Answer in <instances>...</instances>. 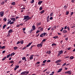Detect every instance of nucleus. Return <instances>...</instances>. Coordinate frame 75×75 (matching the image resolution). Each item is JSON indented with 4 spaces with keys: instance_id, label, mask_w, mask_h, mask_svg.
<instances>
[{
    "instance_id": "f257e3e1",
    "label": "nucleus",
    "mask_w": 75,
    "mask_h": 75,
    "mask_svg": "<svg viewBox=\"0 0 75 75\" xmlns=\"http://www.w3.org/2000/svg\"><path fill=\"white\" fill-rule=\"evenodd\" d=\"M31 18V17H30L28 16H24V18L23 20H29Z\"/></svg>"
},
{
    "instance_id": "f03ea898",
    "label": "nucleus",
    "mask_w": 75,
    "mask_h": 75,
    "mask_svg": "<svg viewBox=\"0 0 75 75\" xmlns=\"http://www.w3.org/2000/svg\"><path fill=\"white\" fill-rule=\"evenodd\" d=\"M4 12L2 11H1L0 12V17H3V16H4Z\"/></svg>"
},
{
    "instance_id": "7ed1b4c3",
    "label": "nucleus",
    "mask_w": 75,
    "mask_h": 75,
    "mask_svg": "<svg viewBox=\"0 0 75 75\" xmlns=\"http://www.w3.org/2000/svg\"><path fill=\"white\" fill-rule=\"evenodd\" d=\"M37 47H38V48H40V47H42V44H39L37 45Z\"/></svg>"
},
{
    "instance_id": "20e7f679",
    "label": "nucleus",
    "mask_w": 75,
    "mask_h": 75,
    "mask_svg": "<svg viewBox=\"0 0 75 75\" xmlns=\"http://www.w3.org/2000/svg\"><path fill=\"white\" fill-rule=\"evenodd\" d=\"M65 74H69V75H70L72 74L71 73V71H67L66 72H65Z\"/></svg>"
},
{
    "instance_id": "39448f33",
    "label": "nucleus",
    "mask_w": 75,
    "mask_h": 75,
    "mask_svg": "<svg viewBox=\"0 0 75 75\" xmlns=\"http://www.w3.org/2000/svg\"><path fill=\"white\" fill-rule=\"evenodd\" d=\"M63 53V50H61L59 52L58 55H61V54H62Z\"/></svg>"
},
{
    "instance_id": "423d86ee",
    "label": "nucleus",
    "mask_w": 75,
    "mask_h": 75,
    "mask_svg": "<svg viewBox=\"0 0 75 75\" xmlns=\"http://www.w3.org/2000/svg\"><path fill=\"white\" fill-rule=\"evenodd\" d=\"M11 20H13V21H16L15 18H11Z\"/></svg>"
},
{
    "instance_id": "0eeeda50",
    "label": "nucleus",
    "mask_w": 75,
    "mask_h": 75,
    "mask_svg": "<svg viewBox=\"0 0 75 75\" xmlns=\"http://www.w3.org/2000/svg\"><path fill=\"white\" fill-rule=\"evenodd\" d=\"M61 61H62V60H61L59 59L56 61V64H57L59 62H61Z\"/></svg>"
},
{
    "instance_id": "6e6552de",
    "label": "nucleus",
    "mask_w": 75,
    "mask_h": 75,
    "mask_svg": "<svg viewBox=\"0 0 75 75\" xmlns=\"http://www.w3.org/2000/svg\"><path fill=\"white\" fill-rule=\"evenodd\" d=\"M51 53V52L50 50H49V51H47L46 52V54H50Z\"/></svg>"
},
{
    "instance_id": "1a4fd4ad",
    "label": "nucleus",
    "mask_w": 75,
    "mask_h": 75,
    "mask_svg": "<svg viewBox=\"0 0 75 75\" xmlns=\"http://www.w3.org/2000/svg\"><path fill=\"white\" fill-rule=\"evenodd\" d=\"M63 33H64V34H65V33H68V31H67V30H63Z\"/></svg>"
},
{
    "instance_id": "9d476101",
    "label": "nucleus",
    "mask_w": 75,
    "mask_h": 75,
    "mask_svg": "<svg viewBox=\"0 0 75 75\" xmlns=\"http://www.w3.org/2000/svg\"><path fill=\"white\" fill-rule=\"evenodd\" d=\"M9 63L10 64H14V62L13 60H11V61H9Z\"/></svg>"
},
{
    "instance_id": "9b49d317",
    "label": "nucleus",
    "mask_w": 75,
    "mask_h": 75,
    "mask_svg": "<svg viewBox=\"0 0 75 75\" xmlns=\"http://www.w3.org/2000/svg\"><path fill=\"white\" fill-rule=\"evenodd\" d=\"M32 29H33L32 30H35L36 29L35 26L34 25L33 26Z\"/></svg>"
},
{
    "instance_id": "f8f14e48",
    "label": "nucleus",
    "mask_w": 75,
    "mask_h": 75,
    "mask_svg": "<svg viewBox=\"0 0 75 75\" xmlns=\"http://www.w3.org/2000/svg\"><path fill=\"white\" fill-rule=\"evenodd\" d=\"M13 32V30L12 29H10L8 33H11Z\"/></svg>"
},
{
    "instance_id": "ddd939ff",
    "label": "nucleus",
    "mask_w": 75,
    "mask_h": 75,
    "mask_svg": "<svg viewBox=\"0 0 75 75\" xmlns=\"http://www.w3.org/2000/svg\"><path fill=\"white\" fill-rule=\"evenodd\" d=\"M62 68L60 69L57 71V73H59V72H60L61 71H62Z\"/></svg>"
},
{
    "instance_id": "4468645a",
    "label": "nucleus",
    "mask_w": 75,
    "mask_h": 75,
    "mask_svg": "<svg viewBox=\"0 0 75 75\" xmlns=\"http://www.w3.org/2000/svg\"><path fill=\"white\" fill-rule=\"evenodd\" d=\"M41 22H39V23L37 24V26H39V25H41Z\"/></svg>"
},
{
    "instance_id": "2eb2a0df",
    "label": "nucleus",
    "mask_w": 75,
    "mask_h": 75,
    "mask_svg": "<svg viewBox=\"0 0 75 75\" xmlns=\"http://www.w3.org/2000/svg\"><path fill=\"white\" fill-rule=\"evenodd\" d=\"M20 43H21V44H24V40H22L20 41Z\"/></svg>"
},
{
    "instance_id": "dca6fc26",
    "label": "nucleus",
    "mask_w": 75,
    "mask_h": 75,
    "mask_svg": "<svg viewBox=\"0 0 75 75\" xmlns=\"http://www.w3.org/2000/svg\"><path fill=\"white\" fill-rule=\"evenodd\" d=\"M42 3V1H39L38 2V4H39V5H41V4Z\"/></svg>"
},
{
    "instance_id": "f3484780",
    "label": "nucleus",
    "mask_w": 75,
    "mask_h": 75,
    "mask_svg": "<svg viewBox=\"0 0 75 75\" xmlns=\"http://www.w3.org/2000/svg\"><path fill=\"white\" fill-rule=\"evenodd\" d=\"M11 4L13 5V6H15L16 5V3L15 2H13L11 3Z\"/></svg>"
},
{
    "instance_id": "a211bd4d",
    "label": "nucleus",
    "mask_w": 75,
    "mask_h": 75,
    "mask_svg": "<svg viewBox=\"0 0 75 75\" xmlns=\"http://www.w3.org/2000/svg\"><path fill=\"white\" fill-rule=\"evenodd\" d=\"M11 22V20H10L7 23V25H8Z\"/></svg>"
},
{
    "instance_id": "6ab92c4d",
    "label": "nucleus",
    "mask_w": 75,
    "mask_h": 75,
    "mask_svg": "<svg viewBox=\"0 0 75 75\" xmlns=\"http://www.w3.org/2000/svg\"><path fill=\"white\" fill-rule=\"evenodd\" d=\"M25 71L22 72L21 74V75H25Z\"/></svg>"
},
{
    "instance_id": "aec40b11",
    "label": "nucleus",
    "mask_w": 75,
    "mask_h": 75,
    "mask_svg": "<svg viewBox=\"0 0 75 75\" xmlns=\"http://www.w3.org/2000/svg\"><path fill=\"white\" fill-rule=\"evenodd\" d=\"M58 38V36H56L53 37V38H55V39H57Z\"/></svg>"
},
{
    "instance_id": "412c9836",
    "label": "nucleus",
    "mask_w": 75,
    "mask_h": 75,
    "mask_svg": "<svg viewBox=\"0 0 75 75\" xmlns=\"http://www.w3.org/2000/svg\"><path fill=\"white\" fill-rule=\"evenodd\" d=\"M40 37H44V34L42 33L40 35Z\"/></svg>"
},
{
    "instance_id": "4be33fe9",
    "label": "nucleus",
    "mask_w": 75,
    "mask_h": 75,
    "mask_svg": "<svg viewBox=\"0 0 75 75\" xmlns=\"http://www.w3.org/2000/svg\"><path fill=\"white\" fill-rule=\"evenodd\" d=\"M53 14H54V13H53V12H52L50 14V16L52 17V16H53Z\"/></svg>"
},
{
    "instance_id": "5701e85b",
    "label": "nucleus",
    "mask_w": 75,
    "mask_h": 75,
    "mask_svg": "<svg viewBox=\"0 0 75 75\" xmlns=\"http://www.w3.org/2000/svg\"><path fill=\"white\" fill-rule=\"evenodd\" d=\"M45 11L44 10H43L42 11H40V13L41 14H42V13H44Z\"/></svg>"
},
{
    "instance_id": "b1692460",
    "label": "nucleus",
    "mask_w": 75,
    "mask_h": 75,
    "mask_svg": "<svg viewBox=\"0 0 75 75\" xmlns=\"http://www.w3.org/2000/svg\"><path fill=\"white\" fill-rule=\"evenodd\" d=\"M25 75H27V74H28L29 73V71H25Z\"/></svg>"
},
{
    "instance_id": "393cba45",
    "label": "nucleus",
    "mask_w": 75,
    "mask_h": 75,
    "mask_svg": "<svg viewBox=\"0 0 75 75\" xmlns=\"http://www.w3.org/2000/svg\"><path fill=\"white\" fill-rule=\"evenodd\" d=\"M64 9H67V5H65L64 6Z\"/></svg>"
},
{
    "instance_id": "a878e982",
    "label": "nucleus",
    "mask_w": 75,
    "mask_h": 75,
    "mask_svg": "<svg viewBox=\"0 0 75 75\" xmlns=\"http://www.w3.org/2000/svg\"><path fill=\"white\" fill-rule=\"evenodd\" d=\"M7 58V57L6 56L5 57H4L2 59V61H4L5 59H6Z\"/></svg>"
},
{
    "instance_id": "bb28decb",
    "label": "nucleus",
    "mask_w": 75,
    "mask_h": 75,
    "mask_svg": "<svg viewBox=\"0 0 75 75\" xmlns=\"http://www.w3.org/2000/svg\"><path fill=\"white\" fill-rule=\"evenodd\" d=\"M6 27V25H4L3 27V29H4V28H5V27Z\"/></svg>"
},
{
    "instance_id": "cd10ccee",
    "label": "nucleus",
    "mask_w": 75,
    "mask_h": 75,
    "mask_svg": "<svg viewBox=\"0 0 75 75\" xmlns=\"http://www.w3.org/2000/svg\"><path fill=\"white\" fill-rule=\"evenodd\" d=\"M70 59H74V57L73 56H71V57H70L69 58Z\"/></svg>"
},
{
    "instance_id": "c85d7f7f",
    "label": "nucleus",
    "mask_w": 75,
    "mask_h": 75,
    "mask_svg": "<svg viewBox=\"0 0 75 75\" xmlns=\"http://www.w3.org/2000/svg\"><path fill=\"white\" fill-rule=\"evenodd\" d=\"M47 62V60H44L43 61V64H45V63H46V62Z\"/></svg>"
},
{
    "instance_id": "c756f323",
    "label": "nucleus",
    "mask_w": 75,
    "mask_h": 75,
    "mask_svg": "<svg viewBox=\"0 0 75 75\" xmlns=\"http://www.w3.org/2000/svg\"><path fill=\"white\" fill-rule=\"evenodd\" d=\"M34 0H32L30 2V3H31V4H33V3H34Z\"/></svg>"
},
{
    "instance_id": "7c9ffc66",
    "label": "nucleus",
    "mask_w": 75,
    "mask_h": 75,
    "mask_svg": "<svg viewBox=\"0 0 75 75\" xmlns=\"http://www.w3.org/2000/svg\"><path fill=\"white\" fill-rule=\"evenodd\" d=\"M66 15H68L69 14V11H67L66 13Z\"/></svg>"
},
{
    "instance_id": "2f4dec72",
    "label": "nucleus",
    "mask_w": 75,
    "mask_h": 75,
    "mask_svg": "<svg viewBox=\"0 0 75 75\" xmlns=\"http://www.w3.org/2000/svg\"><path fill=\"white\" fill-rule=\"evenodd\" d=\"M33 30L32 29H31V30L29 32L30 34H31V33L33 32Z\"/></svg>"
},
{
    "instance_id": "473e14b6",
    "label": "nucleus",
    "mask_w": 75,
    "mask_h": 75,
    "mask_svg": "<svg viewBox=\"0 0 75 75\" xmlns=\"http://www.w3.org/2000/svg\"><path fill=\"white\" fill-rule=\"evenodd\" d=\"M3 20H4V21H7V18H4Z\"/></svg>"
},
{
    "instance_id": "72a5a7b5",
    "label": "nucleus",
    "mask_w": 75,
    "mask_h": 75,
    "mask_svg": "<svg viewBox=\"0 0 75 75\" xmlns=\"http://www.w3.org/2000/svg\"><path fill=\"white\" fill-rule=\"evenodd\" d=\"M13 49H14V50H16L17 49V47H13Z\"/></svg>"
},
{
    "instance_id": "f704fd0d",
    "label": "nucleus",
    "mask_w": 75,
    "mask_h": 75,
    "mask_svg": "<svg viewBox=\"0 0 75 75\" xmlns=\"http://www.w3.org/2000/svg\"><path fill=\"white\" fill-rule=\"evenodd\" d=\"M25 7H23L21 8V10H25Z\"/></svg>"
},
{
    "instance_id": "c9c22d12",
    "label": "nucleus",
    "mask_w": 75,
    "mask_h": 75,
    "mask_svg": "<svg viewBox=\"0 0 75 75\" xmlns=\"http://www.w3.org/2000/svg\"><path fill=\"white\" fill-rule=\"evenodd\" d=\"M52 45V46H54V45L56 46V45H57V44H56L55 43H53Z\"/></svg>"
},
{
    "instance_id": "e433bc0d",
    "label": "nucleus",
    "mask_w": 75,
    "mask_h": 75,
    "mask_svg": "<svg viewBox=\"0 0 75 75\" xmlns=\"http://www.w3.org/2000/svg\"><path fill=\"white\" fill-rule=\"evenodd\" d=\"M10 54H8V55H7V58H9V57H10Z\"/></svg>"
},
{
    "instance_id": "4c0bfd02",
    "label": "nucleus",
    "mask_w": 75,
    "mask_h": 75,
    "mask_svg": "<svg viewBox=\"0 0 75 75\" xmlns=\"http://www.w3.org/2000/svg\"><path fill=\"white\" fill-rule=\"evenodd\" d=\"M47 40V39H44L42 40V42H45V41Z\"/></svg>"
},
{
    "instance_id": "58836bf2",
    "label": "nucleus",
    "mask_w": 75,
    "mask_h": 75,
    "mask_svg": "<svg viewBox=\"0 0 75 75\" xmlns=\"http://www.w3.org/2000/svg\"><path fill=\"white\" fill-rule=\"evenodd\" d=\"M4 1H2L1 3V5H2V4H4Z\"/></svg>"
},
{
    "instance_id": "ea45409f",
    "label": "nucleus",
    "mask_w": 75,
    "mask_h": 75,
    "mask_svg": "<svg viewBox=\"0 0 75 75\" xmlns=\"http://www.w3.org/2000/svg\"><path fill=\"white\" fill-rule=\"evenodd\" d=\"M22 60H25V57H23L22 58Z\"/></svg>"
},
{
    "instance_id": "a19ab883",
    "label": "nucleus",
    "mask_w": 75,
    "mask_h": 75,
    "mask_svg": "<svg viewBox=\"0 0 75 75\" xmlns=\"http://www.w3.org/2000/svg\"><path fill=\"white\" fill-rule=\"evenodd\" d=\"M5 46H2V47H1V49H4V48H5Z\"/></svg>"
},
{
    "instance_id": "79ce46f5",
    "label": "nucleus",
    "mask_w": 75,
    "mask_h": 75,
    "mask_svg": "<svg viewBox=\"0 0 75 75\" xmlns=\"http://www.w3.org/2000/svg\"><path fill=\"white\" fill-rule=\"evenodd\" d=\"M14 24V22L13 21V22H11L10 23V25H11V24Z\"/></svg>"
},
{
    "instance_id": "37998d69",
    "label": "nucleus",
    "mask_w": 75,
    "mask_h": 75,
    "mask_svg": "<svg viewBox=\"0 0 75 75\" xmlns=\"http://www.w3.org/2000/svg\"><path fill=\"white\" fill-rule=\"evenodd\" d=\"M63 30H64V28H62V29L60 30V31H61V32H62V31H63Z\"/></svg>"
},
{
    "instance_id": "c03bdc74",
    "label": "nucleus",
    "mask_w": 75,
    "mask_h": 75,
    "mask_svg": "<svg viewBox=\"0 0 75 75\" xmlns=\"http://www.w3.org/2000/svg\"><path fill=\"white\" fill-rule=\"evenodd\" d=\"M67 29H68L67 30L68 31H70V29H69V27H67Z\"/></svg>"
},
{
    "instance_id": "a18cd8bd",
    "label": "nucleus",
    "mask_w": 75,
    "mask_h": 75,
    "mask_svg": "<svg viewBox=\"0 0 75 75\" xmlns=\"http://www.w3.org/2000/svg\"><path fill=\"white\" fill-rule=\"evenodd\" d=\"M47 34L46 33H45V32L43 33V35H44V36H45V35H47Z\"/></svg>"
},
{
    "instance_id": "49530a36",
    "label": "nucleus",
    "mask_w": 75,
    "mask_h": 75,
    "mask_svg": "<svg viewBox=\"0 0 75 75\" xmlns=\"http://www.w3.org/2000/svg\"><path fill=\"white\" fill-rule=\"evenodd\" d=\"M33 59V57H30V59L31 60Z\"/></svg>"
},
{
    "instance_id": "de8ad7c7",
    "label": "nucleus",
    "mask_w": 75,
    "mask_h": 75,
    "mask_svg": "<svg viewBox=\"0 0 75 75\" xmlns=\"http://www.w3.org/2000/svg\"><path fill=\"white\" fill-rule=\"evenodd\" d=\"M47 20V22L48 23V22H49V21H50V20H49V19H46Z\"/></svg>"
},
{
    "instance_id": "09e8293b",
    "label": "nucleus",
    "mask_w": 75,
    "mask_h": 75,
    "mask_svg": "<svg viewBox=\"0 0 75 75\" xmlns=\"http://www.w3.org/2000/svg\"><path fill=\"white\" fill-rule=\"evenodd\" d=\"M53 19V18H52V17H51L50 18V20H52Z\"/></svg>"
},
{
    "instance_id": "8fccbe9b",
    "label": "nucleus",
    "mask_w": 75,
    "mask_h": 75,
    "mask_svg": "<svg viewBox=\"0 0 75 75\" xmlns=\"http://www.w3.org/2000/svg\"><path fill=\"white\" fill-rule=\"evenodd\" d=\"M39 10H42V7H40L39 8Z\"/></svg>"
},
{
    "instance_id": "3c124183",
    "label": "nucleus",
    "mask_w": 75,
    "mask_h": 75,
    "mask_svg": "<svg viewBox=\"0 0 75 75\" xmlns=\"http://www.w3.org/2000/svg\"><path fill=\"white\" fill-rule=\"evenodd\" d=\"M74 14V12H71V16H72Z\"/></svg>"
},
{
    "instance_id": "603ef678",
    "label": "nucleus",
    "mask_w": 75,
    "mask_h": 75,
    "mask_svg": "<svg viewBox=\"0 0 75 75\" xmlns=\"http://www.w3.org/2000/svg\"><path fill=\"white\" fill-rule=\"evenodd\" d=\"M51 62V60H48L47 61V62Z\"/></svg>"
},
{
    "instance_id": "864d4df0",
    "label": "nucleus",
    "mask_w": 75,
    "mask_h": 75,
    "mask_svg": "<svg viewBox=\"0 0 75 75\" xmlns=\"http://www.w3.org/2000/svg\"><path fill=\"white\" fill-rule=\"evenodd\" d=\"M36 64H40V62H36Z\"/></svg>"
},
{
    "instance_id": "5fc2aeb1",
    "label": "nucleus",
    "mask_w": 75,
    "mask_h": 75,
    "mask_svg": "<svg viewBox=\"0 0 75 75\" xmlns=\"http://www.w3.org/2000/svg\"><path fill=\"white\" fill-rule=\"evenodd\" d=\"M20 41H18L16 43L17 45V44H20Z\"/></svg>"
},
{
    "instance_id": "6e6d98bb",
    "label": "nucleus",
    "mask_w": 75,
    "mask_h": 75,
    "mask_svg": "<svg viewBox=\"0 0 75 75\" xmlns=\"http://www.w3.org/2000/svg\"><path fill=\"white\" fill-rule=\"evenodd\" d=\"M69 56H67L66 57H65V58L67 59V58H69Z\"/></svg>"
},
{
    "instance_id": "4d7b16f0",
    "label": "nucleus",
    "mask_w": 75,
    "mask_h": 75,
    "mask_svg": "<svg viewBox=\"0 0 75 75\" xmlns=\"http://www.w3.org/2000/svg\"><path fill=\"white\" fill-rule=\"evenodd\" d=\"M16 68L17 69V68H19V66L18 65L16 66Z\"/></svg>"
},
{
    "instance_id": "13d9d810",
    "label": "nucleus",
    "mask_w": 75,
    "mask_h": 75,
    "mask_svg": "<svg viewBox=\"0 0 75 75\" xmlns=\"http://www.w3.org/2000/svg\"><path fill=\"white\" fill-rule=\"evenodd\" d=\"M75 1V0H71V3H74V1Z\"/></svg>"
},
{
    "instance_id": "bf43d9fd",
    "label": "nucleus",
    "mask_w": 75,
    "mask_h": 75,
    "mask_svg": "<svg viewBox=\"0 0 75 75\" xmlns=\"http://www.w3.org/2000/svg\"><path fill=\"white\" fill-rule=\"evenodd\" d=\"M22 69H20L18 71V72H20L21 71Z\"/></svg>"
},
{
    "instance_id": "052dcab7",
    "label": "nucleus",
    "mask_w": 75,
    "mask_h": 75,
    "mask_svg": "<svg viewBox=\"0 0 75 75\" xmlns=\"http://www.w3.org/2000/svg\"><path fill=\"white\" fill-rule=\"evenodd\" d=\"M5 52H6V50H4L2 52V53H3V54H4Z\"/></svg>"
},
{
    "instance_id": "680f3d73",
    "label": "nucleus",
    "mask_w": 75,
    "mask_h": 75,
    "mask_svg": "<svg viewBox=\"0 0 75 75\" xmlns=\"http://www.w3.org/2000/svg\"><path fill=\"white\" fill-rule=\"evenodd\" d=\"M67 26H66L64 28V29H65V30H66V29H67Z\"/></svg>"
},
{
    "instance_id": "e2e57ef3",
    "label": "nucleus",
    "mask_w": 75,
    "mask_h": 75,
    "mask_svg": "<svg viewBox=\"0 0 75 75\" xmlns=\"http://www.w3.org/2000/svg\"><path fill=\"white\" fill-rule=\"evenodd\" d=\"M65 65H66V63H64L62 65V66H63V67H64V66H65Z\"/></svg>"
},
{
    "instance_id": "0e129e2a",
    "label": "nucleus",
    "mask_w": 75,
    "mask_h": 75,
    "mask_svg": "<svg viewBox=\"0 0 75 75\" xmlns=\"http://www.w3.org/2000/svg\"><path fill=\"white\" fill-rule=\"evenodd\" d=\"M23 31H25V28H23Z\"/></svg>"
},
{
    "instance_id": "69168bd1",
    "label": "nucleus",
    "mask_w": 75,
    "mask_h": 75,
    "mask_svg": "<svg viewBox=\"0 0 75 75\" xmlns=\"http://www.w3.org/2000/svg\"><path fill=\"white\" fill-rule=\"evenodd\" d=\"M40 33V31L39 30H38L37 31L36 33Z\"/></svg>"
},
{
    "instance_id": "338daca9",
    "label": "nucleus",
    "mask_w": 75,
    "mask_h": 75,
    "mask_svg": "<svg viewBox=\"0 0 75 75\" xmlns=\"http://www.w3.org/2000/svg\"><path fill=\"white\" fill-rule=\"evenodd\" d=\"M26 47H25L22 49V50H25V49H26Z\"/></svg>"
},
{
    "instance_id": "774afa93",
    "label": "nucleus",
    "mask_w": 75,
    "mask_h": 75,
    "mask_svg": "<svg viewBox=\"0 0 75 75\" xmlns=\"http://www.w3.org/2000/svg\"><path fill=\"white\" fill-rule=\"evenodd\" d=\"M68 50H71V48L70 47H69L68 48Z\"/></svg>"
}]
</instances>
